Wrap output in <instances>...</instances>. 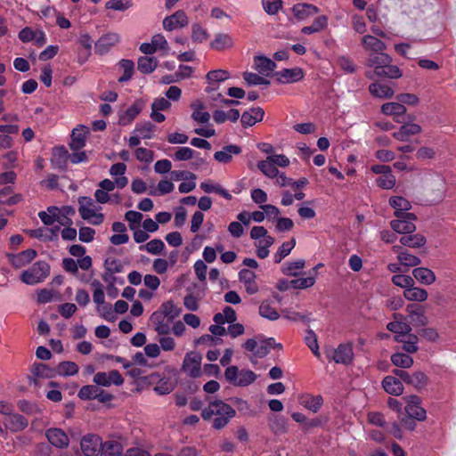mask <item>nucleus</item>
I'll use <instances>...</instances> for the list:
<instances>
[{"label":"nucleus","instance_id":"nucleus-1","mask_svg":"<svg viewBox=\"0 0 456 456\" xmlns=\"http://www.w3.org/2000/svg\"><path fill=\"white\" fill-rule=\"evenodd\" d=\"M235 414V410L222 400L210 402L208 406L201 411V417L204 420H208L213 416H216L212 425L215 429L224 428Z\"/></svg>","mask_w":456,"mask_h":456},{"label":"nucleus","instance_id":"nucleus-2","mask_svg":"<svg viewBox=\"0 0 456 456\" xmlns=\"http://www.w3.org/2000/svg\"><path fill=\"white\" fill-rule=\"evenodd\" d=\"M50 273V265L45 261L34 263L28 270L20 274V281L28 285H35L42 282Z\"/></svg>","mask_w":456,"mask_h":456},{"label":"nucleus","instance_id":"nucleus-3","mask_svg":"<svg viewBox=\"0 0 456 456\" xmlns=\"http://www.w3.org/2000/svg\"><path fill=\"white\" fill-rule=\"evenodd\" d=\"M392 373L400 378L406 385L412 386L417 390L423 389L428 383V377L422 371H409L402 369H395Z\"/></svg>","mask_w":456,"mask_h":456},{"label":"nucleus","instance_id":"nucleus-4","mask_svg":"<svg viewBox=\"0 0 456 456\" xmlns=\"http://www.w3.org/2000/svg\"><path fill=\"white\" fill-rule=\"evenodd\" d=\"M405 401V414L417 419L418 421H423L427 418L426 410L421 407L422 400L416 395H406L403 397Z\"/></svg>","mask_w":456,"mask_h":456},{"label":"nucleus","instance_id":"nucleus-5","mask_svg":"<svg viewBox=\"0 0 456 456\" xmlns=\"http://www.w3.org/2000/svg\"><path fill=\"white\" fill-rule=\"evenodd\" d=\"M202 356L197 352L187 353L184 356L182 370L191 378H198L200 376V364Z\"/></svg>","mask_w":456,"mask_h":456},{"label":"nucleus","instance_id":"nucleus-6","mask_svg":"<svg viewBox=\"0 0 456 456\" xmlns=\"http://www.w3.org/2000/svg\"><path fill=\"white\" fill-rule=\"evenodd\" d=\"M390 206L395 209L396 218H416V215L407 212L411 208V202L402 196H392L389 199Z\"/></svg>","mask_w":456,"mask_h":456},{"label":"nucleus","instance_id":"nucleus-7","mask_svg":"<svg viewBox=\"0 0 456 456\" xmlns=\"http://www.w3.org/2000/svg\"><path fill=\"white\" fill-rule=\"evenodd\" d=\"M102 438L97 435H86L82 437L80 446L85 456H96L100 453Z\"/></svg>","mask_w":456,"mask_h":456},{"label":"nucleus","instance_id":"nucleus-8","mask_svg":"<svg viewBox=\"0 0 456 456\" xmlns=\"http://www.w3.org/2000/svg\"><path fill=\"white\" fill-rule=\"evenodd\" d=\"M188 23L189 19L185 12L178 10L163 20V28L167 31H173L186 27Z\"/></svg>","mask_w":456,"mask_h":456},{"label":"nucleus","instance_id":"nucleus-9","mask_svg":"<svg viewBox=\"0 0 456 456\" xmlns=\"http://www.w3.org/2000/svg\"><path fill=\"white\" fill-rule=\"evenodd\" d=\"M37 255V254L35 249L28 248L18 254H7V257L10 264L14 268L18 269L33 261L36 258Z\"/></svg>","mask_w":456,"mask_h":456},{"label":"nucleus","instance_id":"nucleus-10","mask_svg":"<svg viewBox=\"0 0 456 456\" xmlns=\"http://www.w3.org/2000/svg\"><path fill=\"white\" fill-rule=\"evenodd\" d=\"M150 321L153 324L154 330L159 335L169 334L171 330L170 325L173 322L169 321L162 312L157 310L152 313L150 317Z\"/></svg>","mask_w":456,"mask_h":456},{"label":"nucleus","instance_id":"nucleus-11","mask_svg":"<svg viewBox=\"0 0 456 456\" xmlns=\"http://www.w3.org/2000/svg\"><path fill=\"white\" fill-rule=\"evenodd\" d=\"M119 41L117 33H107L102 36L94 44L95 53L100 55L106 54L112 46Z\"/></svg>","mask_w":456,"mask_h":456},{"label":"nucleus","instance_id":"nucleus-12","mask_svg":"<svg viewBox=\"0 0 456 456\" xmlns=\"http://www.w3.org/2000/svg\"><path fill=\"white\" fill-rule=\"evenodd\" d=\"M277 77V82L280 84H289L300 81L304 77V72L301 68L283 69L274 74Z\"/></svg>","mask_w":456,"mask_h":456},{"label":"nucleus","instance_id":"nucleus-13","mask_svg":"<svg viewBox=\"0 0 456 456\" xmlns=\"http://www.w3.org/2000/svg\"><path fill=\"white\" fill-rule=\"evenodd\" d=\"M143 102L136 100L130 107L119 115L118 125L125 126L131 124L135 118L142 112Z\"/></svg>","mask_w":456,"mask_h":456},{"label":"nucleus","instance_id":"nucleus-14","mask_svg":"<svg viewBox=\"0 0 456 456\" xmlns=\"http://www.w3.org/2000/svg\"><path fill=\"white\" fill-rule=\"evenodd\" d=\"M45 436L49 443L57 448H66L69 443L68 436L61 428H52L47 429Z\"/></svg>","mask_w":456,"mask_h":456},{"label":"nucleus","instance_id":"nucleus-15","mask_svg":"<svg viewBox=\"0 0 456 456\" xmlns=\"http://www.w3.org/2000/svg\"><path fill=\"white\" fill-rule=\"evenodd\" d=\"M409 322L415 327H423L428 323L424 310L419 305H408L406 307Z\"/></svg>","mask_w":456,"mask_h":456},{"label":"nucleus","instance_id":"nucleus-16","mask_svg":"<svg viewBox=\"0 0 456 456\" xmlns=\"http://www.w3.org/2000/svg\"><path fill=\"white\" fill-rule=\"evenodd\" d=\"M354 358L353 346L351 344H340L334 350L332 360L336 363L349 364Z\"/></svg>","mask_w":456,"mask_h":456},{"label":"nucleus","instance_id":"nucleus-17","mask_svg":"<svg viewBox=\"0 0 456 456\" xmlns=\"http://www.w3.org/2000/svg\"><path fill=\"white\" fill-rule=\"evenodd\" d=\"M295 18L298 20H306L308 17L316 14L319 8L312 4L298 3L291 8Z\"/></svg>","mask_w":456,"mask_h":456},{"label":"nucleus","instance_id":"nucleus-18","mask_svg":"<svg viewBox=\"0 0 456 456\" xmlns=\"http://www.w3.org/2000/svg\"><path fill=\"white\" fill-rule=\"evenodd\" d=\"M265 111L262 108H251L241 115L240 122L243 127L254 126L264 118Z\"/></svg>","mask_w":456,"mask_h":456},{"label":"nucleus","instance_id":"nucleus-19","mask_svg":"<svg viewBox=\"0 0 456 456\" xmlns=\"http://www.w3.org/2000/svg\"><path fill=\"white\" fill-rule=\"evenodd\" d=\"M384 390L393 395H400L403 392V380L395 376H387L382 380Z\"/></svg>","mask_w":456,"mask_h":456},{"label":"nucleus","instance_id":"nucleus-20","mask_svg":"<svg viewBox=\"0 0 456 456\" xmlns=\"http://www.w3.org/2000/svg\"><path fill=\"white\" fill-rule=\"evenodd\" d=\"M416 218H396L390 222V227L394 232L398 233H412L416 230V226L413 224Z\"/></svg>","mask_w":456,"mask_h":456},{"label":"nucleus","instance_id":"nucleus-21","mask_svg":"<svg viewBox=\"0 0 456 456\" xmlns=\"http://www.w3.org/2000/svg\"><path fill=\"white\" fill-rule=\"evenodd\" d=\"M4 425L12 432H18L25 429L28 425V421L23 415L10 413L4 420Z\"/></svg>","mask_w":456,"mask_h":456},{"label":"nucleus","instance_id":"nucleus-22","mask_svg":"<svg viewBox=\"0 0 456 456\" xmlns=\"http://www.w3.org/2000/svg\"><path fill=\"white\" fill-rule=\"evenodd\" d=\"M68 159H69V153L64 146L53 148L51 162L55 168L65 170Z\"/></svg>","mask_w":456,"mask_h":456},{"label":"nucleus","instance_id":"nucleus-23","mask_svg":"<svg viewBox=\"0 0 456 456\" xmlns=\"http://www.w3.org/2000/svg\"><path fill=\"white\" fill-rule=\"evenodd\" d=\"M241 153V148L235 144L226 145L222 151H216L214 159L224 164L230 163L232 160V155H239Z\"/></svg>","mask_w":456,"mask_h":456},{"label":"nucleus","instance_id":"nucleus-24","mask_svg":"<svg viewBox=\"0 0 456 456\" xmlns=\"http://www.w3.org/2000/svg\"><path fill=\"white\" fill-rule=\"evenodd\" d=\"M421 132V127L418 124L408 123L403 125L400 129L393 133V137L401 142H407L411 135L418 134Z\"/></svg>","mask_w":456,"mask_h":456},{"label":"nucleus","instance_id":"nucleus-25","mask_svg":"<svg viewBox=\"0 0 456 456\" xmlns=\"http://www.w3.org/2000/svg\"><path fill=\"white\" fill-rule=\"evenodd\" d=\"M362 45L365 51H370L371 53L383 52L387 48V45L383 41L371 35L362 37Z\"/></svg>","mask_w":456,"mask_h":456},{"label":"nucleus","instance_id":"nucleus-26","mask_svg":"<svg viewBox=\"0 0 456 456\" xmlns=\"http://www.w3.org/2000/svg\"><path fill=\"white\" fill-rule=\"evenodd\" d=\"M101 456H127V452L126 454H123V446L118 441H107L105 443H102Z\"/></svg>","mask_w":456,"mask_h":456},{"label":"nucleus","instance_id":"nucleus-27","mask_svg":"<svg viewBox=\"0 0 456 456\" xmlns=\"http://www.w3.org/2000/svg\"><path fill=\"white\" fill-rule=\"evenodd\" d=\"M412 276L421 284L430 285L436 281L435 273L427 267H415Z\"/></svg>","mask_w":456,"mask_h":456},{"label":"nucleus","instance_id":"nucleus-28","mask_svg":"<svg viewBox=\"0 0 456 456\" xmlns=\"http://www.w3.org/2000/svg\"><path fill=\"white\" fill-rule=\"evenodd\" d=\"M256 69L262 75L268 77L276 68V63L265 56H256L254 59Z\"/></svg>","mask_w":456,"mask_h":456},{"label":"nucleus","instance_id":"nucleus-29","mask_svg":"<svg viewBox=\"0 0 456 456\" xmlns=\"http://www.w3.org/2000/svg\"><path fill=\"white\" fill-rule=\"evenodd\" d=\"M376 76L395 79L401 77L403 72L396 65L388 63L382 65V67H376Z\"/></svg>","mask_w":456,"mask_h":456},{"label":"nucleus","instance_id":"nucleus-30","mask_svg":"<svg viewBox=\"0 0 456 456\" xmlns=\"http://www.w3.org/2000/svg\"><path fill=\"white\" fill-rule=\"evenodd\" d=\"M402 318L403 316L398 314H394L395 321L390 322L387 324V330L394 334H409L411 331L410 323L397 321V317Z\"/></svg>","mask_w":456,"mask_h":456},{"label":"nucleus","instance_id":"nucleus-31","mask_svg":"<svg viewBox=\"0 0 456 456\" xmlns=\"http://www.w3.org/2000/svg\"><path fill=\"white\" fill-rule=\"evenodd\" d=\"M369 91L373 96L383 99H388L394 95V91L390 86L379 82L371 83L369 86Z\"/></svg>","mask_w":456,"mask_h":456},{"label":"nucleus","instance_id":"nucleus-32","mask_svg":"<svg viewBox=\"0 0 456 456\" xmlns=\"http://www.w3.org/2000/svg\"><path fill=\"white\" fill-rule=\"evenodd\" d=\"M69 146L72 151H77L86 145V132L83 128H74L70 135Z\"/></svg>","mask_w":456,"mask_h":456},{"label":"nucleus","instance_id":"nucleus-33","mask_svg":"<svg viewBox=\"0 0 456 456\" xmlns=\"http://www.w3.org/2000/svg\"><path fill=\"white\" fill-rule=\"evenodd\" d=\"M233 45L232 38L230 35L218 33L215 36V39L210 43V47L216 51H223L231 48Z\"/></svg>","mask_w":456,"mask_h":456},{"label":"nucleus","instance_id":"nucleus-34","mask_svg":"<svg viewBox=\"0 0 456 456\" xmlns=\"http://www.w3.org/2000/svg\"><path fill=\"white\" fill-rule=\"evenodd\" d=\"M392 63V58L387 53H385L383 52L379 53H371L367 60V65L370 67L374 68V74L376 75V67L380 66L384 64Z\"/></svg>","mask_w":456,"mask_h":456},{"label":"nucleus","instance_id":"nucleus-35","mask_svg":"<svg viewBox=\"0 0 456 456\" xmlns=\"http://www.w3.org/2000/svg\"><path fill=\"white\" fill-rule=\"evenodd\" d=\"M408 234L409 235H404L400 238V242L403 246L412 248H419L423 247L427 242L425 236L422 234Z\"/></svg>","mask_w":456,"mask_h":456},{"label":"nucleus","instance_id":"nucleus-36","mask_svg":"<svg viewBox=\"0 0 456 456\" xmlns=\"http://www.w3.org/2000/svg\"><path fill=\"white\" fill-rule=\"evenodd\" d=\"M158 67V60L154 57L141 56L137 61V69L142 74H151Z\"/></svg>","mask_w":456,"mask_h":456},{"label":"nucleus","instance_id":"nucleus-37","mask_svg":"<svg viewBox=\"0 0 456 456\" xmlns=\"http://www.w3.org/2000/svg\"><path fill=\"white\" fill-rule=\"evenodd\" d=\"M274 347L281 348L282 346L281 344H277L275 339L273 338L264 339L259 345H256L255 355L256 357L263 358L270 353L271 348Z\"/></svg>","mask_w":456,"mask_h":456},{"label":"nucleus","instance_id":"nucleus-38","mask_svg":"<svg viewBox=\"0 0 456 456\" xmlns=\"http://www.w3.org/2000/svg\"><path fill=\"white\" fill-rule=\"evenodd\" d=\"M328 25V19L325 15L317 17L312 25L302 28L301 33L304 35H311L324 29Z\"/></svg>","mask_w":456,"mask_h":456},{"label":"nucleus","instance_id":"nucleus-39","mask_svg":"<svg viewBox=\"0 0 456 456\" xmlns=\"http://www.w3.org/2000/svg\"><path fill=\"white\" fill-rule=\"evenodd\" d=\"M118 67L123 70V75L118 79L119 83L129 81L134 72V63L132 60L122 59L118 62Z\"/></svg>","mask_w":456,"mask_h":456},{"label":"nucleus","instance_id":"nucleus-40","mask_svg":"<svg viewBox=\"0 0 456 456\" xmlns=\"http://www.w3.org/2000/svg\"><path fill=\"white\" fill-rule=\"evenodd\" d=\"M104 266L105 273L102 278L105 281H109L112 274L121 273L123 270L122 264L116 258H107L104 262Z\"/></svg>","mask_w":456,"mask_h":456},{"label":"nucleus","instance_id":"nucleus-41","mask_svg":"<svg viewBox=\"0 0 456 456\" xmlns=\"http://www.w3.org/2000/svg\"><path fill=\"white\" fill-rule=\"evenodd\" d=\"M200 189L206 193H217L227 200H231L232 198L227 190L224 189L219 184H215L211 182H202L200 183Z\"/></svg>","mask_w":456,"mask_h":456},{"label":"nucleus","instance_id":"nucleus-42","mask_svg":"<svg viewBox=\"0 0 456 456\" xmlns=\"http://www.w3.org/2000/svg\"><path fill=\"white\" fill-rule=\"evenodd\" d=\"M404 297L410 301L423 302L428 298V291L422 288L414 287V285L404 290Z\"/></svg>","mask_w":456,"mask_h":456},{"label":"nucleus","instance_id":"nucleus-43","mask_svg":"<svg viewBox=\"0 0 456 456\" xmlns=\"http://www.w3.org/2000/svg\"><path fill=\"white\" fill-rule=\"evenodd\" d=\"M301 403L311 411L317 412L323 404V399L320 395H306L304 397H302Z\"/></svg>","mask_w":456,"mask_h":456},{"label":"nucleus","instance_id":"nucleus-44","mask_svg":"<svg viewBox=\"0 0 456 456\" xmlns=\"http://www.w3.org/2000/svg\"><path fill=\"white\" fill-rule=\"evenodd\" d=\"M381 111L385 115L399 117L406 112V108L401 102H387L381 106Z\"/></svg>","mask_w":456,"mask_h":456},{"label":"nucleus","instance_id":"nucleus-45","mask_svg":"<svg viewBox=\"0 0 456 456\" xmlns=\"http://www.w3.org/2000/svg\"><path fill=\"white\" fill-rule=\"evenodd\" d=\"M391 362L394 365L407 369L412 366L413 359L408 354L396 352L391 355Z\"/></svg>","mask_w":456,"mask_h":456},{"label":"nucleus","instance_id":"nucleus-46","mask_svg":"<svg viewBox=\"0 0 456 456\" xmlns=\"http://www.w3.org/2000/svg\"><path fill=\"white\" fill-rule=\"evenodd\" d=\"M159 310L162 312L171 322H174V320L182 313V308L175 305L173 301L162 303Z\"/></svg>","mask_w":456,"mask_h":456},{"label":"nucleus","instance_id":"nucleus-47","mask_svg":"<svg viewBox=\"0 0 456 456\" xmlns=\"http://www.w3.org/2000/svg\"><path fill=\"white\" fill-rule=\"evenodd\" d=\"M296 245V240L292 238L289 241H285L279 247L277 252L273 256V261L276 264L281 262V260L286 257L291 250L294 248Z\"/></svg>","mask_w":456,"mask_h":456},{"label":"nucleus","instance_id":"nucleus-48","mask_svg":"<svg viewBox=\"0 0 456 456\" xmlns=\"http://www.w3.org/2000/svg\"><path fill=\"white\" fill-rule=\"evenodd\" d=\"M155 126L150 121L139 122L135 125L134 132L138 133L143 139L154 137Z\"/></svg>","mask_w":456,"mask_h":456},{"label":"nucleus","instance_id":"nucleus-49","mask_svg":"<svg viewBox=\"0 0 456 456\" xmlns=\"http://www.w3.org/2000/svg\"><path fill=\"white\" fill-rule=\"evenodd\" d=\"M258 169L267 177L274 178L279 175L277 167L269 159L260 160L257 163Z\"/></svg>","mask_w":456,"mask_h":456},{"label":"nucleus","instance_id":"nucleus-50","mask_svg":"<svg viewBox=\"0 0 456 456\" xmlns=\"http://www.w3.org/2000/svg\"><path fill=\"white\" fill-rule=\"evenodd\" d=\"M210 35L200 23L191 26V39L193 42L201 44L209 38Z\"/></svg>","mask_w":456,"mask_h":456},{"label":"nucleus","instance_id":"nucleus-51","mask_svg":"<svg viewBox=\"0 0 456 456\" xmlns=\"http://www.w3.org/2000/svg\"><path fill=\"white\" fill-rule=\"evenodd\" d=\"M259 314L270 321H275L280 317L278 311L268 301H263L259 306Z\"/></svg>","mask_w":456,"mask_h":456},{"label":"nucleus","instance_id":"nucleus-52","mask_svg":"<svg viewBox=\"0 0 456 456\" xmlns=\"http://www.w3.org/2000/svg\"><path fill=\"white\" fill-rule=\"evenodd\" d=\"M55 370L45 363H34L32 374L38 378H53L55 375Z\"/></svg>","mask_w":456,"mask_h":456},{"label":"nucleus","instance_id":"nucleus-53","mask_svg":"<svg viewBox=\"0 0 456 456\" xmlns=\"http://www.w3.org/2000/svg\"><path fill=\"white\" fill-rule=\"evenodd\" d=\"M397 259L401 265L409 267L418 266L421 263V259L419 256L411 255L407 251L399 252Z\"/></svg>","mask_w":456,"mask_h":456},{"label":"nucleus","instance_id":"nucleus-54","mask_svg":"<svg viewBox=\"0 0 456 456\" xmlns=\"http://www.w3.org/2000/svg\"><path fill=\"white\" fill-rule=\"evenodd\" d=\"M230 77V73L224 69L210 70L206 75V79L208 84L220 83L227 80Z\"/></svg>","mask_w":456,"mask_h":456},{"label":"nucleus","instance_id":"nucleus-55","mask_svg":"<svg viewBox=\"0 0 456 456\" xmlns=\"http://www.w3.org/2000/svg\"><path fill=\"white\" fill-rule=\"evenodd\" d=\"M56 372L61 376H73L78 372V366L73 362H61L58 364Z\"/></svg>","mask_w":456,"mask_h":456},{"label":"nucleus","instance_id":"nucleus-56","mask_svg":"<svg viewBox=\"0 0 456 456\" xmlns=\"http://www.w3.org/2000/svg\"><path fill=\"white\" fill-rule=\"evenodd\" d=\"M256 379V375L250 370H241L239 371L237 387H247Z\"/></svg>","mask_w":456,"mask_h":456},{"label":"nucleus","instance_id":"nucleus-57","mask_svg":"<svg viewBox=\"0 0 456 456\" xmlns=\"http://www.w3.org/2000/svg\"><path fill=\"white\" fill-rule=\"evenodd\" d=\"M305 266V260L303 259H298V260H296V261H293V262H289V263H286L283 266H282V273L285 274V275H289V276H297V270H300V269H303Z\"/></svg>","mask_w":456,"mask_h":456},{"label":"nucleus","instance_id":"nucleus-58","mask_svg":"<svg viewBox=\"0 0 456 456\" xmlns=\"http://www.w3.org/2000/svg\"><path fill=\"white\" fill-rule=\"evenodd\" d=\"M165 248L164 242L159 239H153L145 245L139 247L140 250L146 249L147 252L152 255L159 254Z\"/></svg>","mask_w":456,"mask_h":456},{"label":"nucleus","instance_id":"nucleus-59","mask_svg":"<svg viewBox=\"0 0 456 456\" xmlns=\"http://www.w3.org/2000/svg\"><path fill=\"white\" fill-rule=\"evenodd\" d=\"M47 210L48 213L45 211H40L38 213V216L44 224L52 225L56 221L57 212L59 209L56 207H50Z\"/></svg>","mask_w":456,"mask_h":456},{"label":"nucleus","instance_id":"nucleus-60","mask_svg":"<svg viewBox=\"0 0 456 456\" xmlns=\"http://www.w3.org/2000/svg\"><path fill=\"white\" fill-rule=\"evenodd\" d=\"M419 337L416 334L411 333L403 343V350L407 354H414L419 350Z\"/></svg>","mask_w":456,"mask_h":456},{"label":"nucleus","instance_id":"nucleus-61","mask_svg":"<svg viewBox=\"0 0 456 456\" xmlns=\"http://www.w3.org/2000/svg\"><path fill=\"white\" fill-rule=\"evenodd\" d=\"M96 385L83 386L78 391L77 396L81 400H94L96 398V392L98 391Z\"/></svg>","mask_w":456,"mask_h":456},{"label":"nucleus","instance_id":"nucleus-62","mask_svg":"<svg viewBox=\"0 0 456 456\" xmlns=\"http://www.w3.org/2000/svg\"><path fill=\"white\" fill-rule=\"evenodd\" d=\"M281 0H262L265 12L269 15H275L282 7Z\"/></svg>","mask_w":456,"mask_h":456},{"label":"nucleus","instance_id":"nucleus-63","mask_svg":"<svg viewBox=\"0 0 456 456\" xmlns=\"http://www.w3.org/2000/svg\"><path fill=\"white\" fill-rule=\"evenodd\" d=\"M243 78L249 86L265 85L269 86L271 83L266 78L252 72H244Z\"/></svg>","mask_w":456,"mask_h":456},{"label":"nucleus","instance_id":"nucleus-64","mask_svg":"<svg viewBox=\"0 0 456 456\" xmlns=\"http://www.w3.org/2000/svg\"><path fill=\"white\" fill-rule=\"evenodd\" d=\"M392 281L395 285L408 289L414 285V280L410 275L395 274L392 277Z\"/></svg>","mask_w":456,"mask_h":456}]
</instances>
